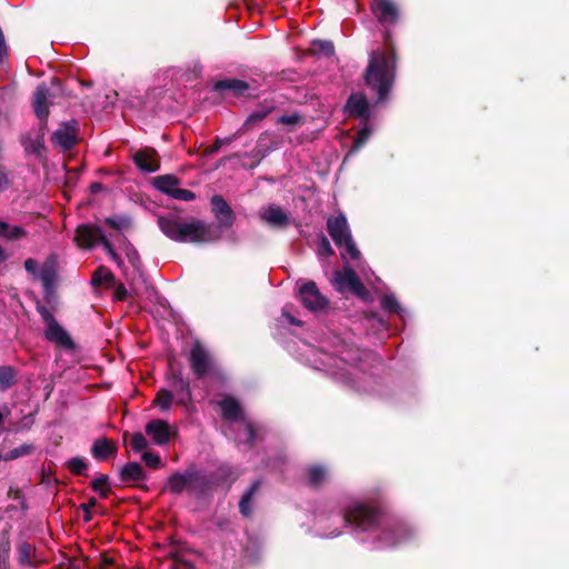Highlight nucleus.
Masks as SVG:
<instances>
[{
    "label": "nucleus",
    "instance_id": "nucleus-38",
    "mask_svg": "<svg viewBox=\"0 0 569 569\" xmlns=\"http://www.w3.org/2000/svg\"><path fill=\"white\" fill-rule=\"evenodd\" d=\"M371 134V129L368 127V124H366L358 133V137L357 139L355 140V149H360L365 142L367 141V139L370 137Z\"/></svg>",
    "mask_w": 569,
    "mask_h": 569
},
{
    "label": "nucleus",
    "instance_id": "nucleus-9",
    "mask_svg": "<svg viewBox=\"0 0 569 569\" xmlns=\"http://www.w3.org/2000/svg\"><path fill=\"white\" fill-rule=\"evenodd\" d=\"M76 241L80 249H110L100 230L90 226H81L77 229Z\"/></svg>",
    "mask_w": 569,
    "mask_h": 569
},
{
    "label": "nucleus",
    "instance_id": "nucleus-14",
    "mask_svg": "<svg viewBox=\"0 0 569 569\" xmlns=\"http://www.w3.org/2000/svg\"><path fill=\"white\" fill-rule=\"evenodd\" d=\"M77 140V128L74 124H62L51 137L54 146L63 150L71 148Z\"/></svg>",
    "mask_w": 569,
    "mask_h": 569
},
{
    "label": "nucleus",
    "instance_id": "nucleus-11",
    "mask_svg": "<svg viewBox=\"0 0 569 569\" xmlns=\"http://www.w3.org/2000/svg\"><path fill=\"white\" fill-rule=\"evenodd\" d=\"M146 433L151 438L154 445L164 446L167 445L171 437L176 435V431L161 419H154L147 423Z\"/></svg>",
    "mask_w": 569,
    "mask_h": 569
},
{
    "label": "nucleus",
    "instance_id": "nucleus-30",
    "mask_svg": "<svg viewBox=\"0 0 569 569\" xmlns=\"http://www.w3.org/2000/svg\"><path fill=\"white\" fill-rule=\"evenodd\" d=\"M171 401H172L171 392H169L167 390H161L158 392L153 402L160 409L168 410L171 405Z\"/></svg>",
    "mask_w": 569,
    "mask_h": 569
},
{
    "label": "nucleus",
    "instance_id": "nucleus-7",
    "mask_svg": "<svg viewBox=\"0 0 569 569\" xmlns=\"http://www.w3.org/2000/svg\"><path fill=\"white\" fill-rule=\"evenodd\" d=\"M40 312L47 325L46 338L59 347L71 349L73 343L67 331L54 320L48 310L42 308Z\"/></svg>",
    "mask_w": 569,
    "mask_h": 569
},
{
    "label": "nucleus",
    "instance_id": "nucleus-18",
    "mask_svg": "<svg viewBox=\"0 0 569 569\" xmlns=\"http://www.w3.org/2000/svg\"><path fill=\"white\" fill-rule=\"evenodd\" d=\"M49 90L44 83L37 87L33 94V109L40 119L46 118L49 113Z\"/></svg>",
    "mask_w": 569,
    "mask_h": 569
},
{
    "label": "nucleus",
    "instance_id": "nucleus-15",
    "mask_svg": "<svg viewBox=\"0 0 569 569\" xmlns=\"http://www.w3.org/2000/svg\"><path fill=\"white\" fill-rule=\"evenodd\" d=\"M371 9L381 22L392 23L397 20L398 10L390 0H372Z\"/></svg>",
    "mask_w": 569,
    "mask_h": 569
},
{
    "label": "nucleus",
    "instance_id": "nucleus-48",
    "mask_svg": "<svg viewBox=\"0 0 569 569\" xmlns=\"http://www.w3.org/2000/svg\"><path fill=\"white\" fill-rule=\"evenodd\" d=\"M29 550H30V547L28 545H23L21 547V551H23V553H27V551H29Z\"/></svg>",
    "mask_w": 569,
    "mask_h": 569
},
{
    "label": "nucleus",
    "instance_id": "nucleus-37",
    "mask_svg": "<svg viewBox=\"0 0 569 569\" xmlns=\"http://www.w3.org/2000/svg\"><path fill=\"white\" fill-rule=\"evenodd\" d=\"M142 460L148 467L153 469L158 468L161 465L160 457L149 451L143 452Z\"/></svg>",
    "mask_w": 569,
    "mask_h": 569
},
{
    "label": "nucleus",
    "instance_id": "nucleus-42",
    "mask_svg": "<svg viewBox=\"0 0 569 569\" xmlns=\"http://www.w3.org/2000/svg\"><path fill=\"white\" fill-rule=\"evenodd\" d=\"M30 449L31 447L30 446H21L19 448H16L13 450H11L8 456H7V459H14V458H18V457H21V456H24L27 455L28 452H30Z\"/></svg>",
    "mask_w": 569,
    "mask_h": 569
},
{
    "label": "nucleus",
    "instance_id": "nucleus-34",
    "mask_svg": "<svg viewBox=\"0 0 569 569\" xmlns=\"http://www.w3.org/2000/svg\"><path fill=\"white\" fill-rule=\"evenodd\" d=\"M257 488H258V483H253L251 486V488L249 489V491L243 496V498L240 501V505H239L240 511L244 516H249L251 512L249 509V501H250L252 495L254 493V491L257 490Z\"/></svg>",
    "mask_w": 569,
    "mask_h": 569
},
{
    "label": "nucleus",
    "instance_id": "nucleus-33",
    "mask_svg": "<svg viewBox=\"0 0 569 569\" xmlns=\"http://www.w3.org/2000/svg\"><path fill=\"white\" fill-rule=\"evenodd\" d=\"M308 478L311 485H319L326 478V470L321 467H312L308 470Z\"/></svg>",
    "mask_w": 569,
    "mask_h": 569
},
{
    "label": "nucleus",
    "instance_id": "nucleus-19",
    "mask_svg": "<svg viewBox=\"0 0 569 569\" xmlns=\"http://www.w3.org/2000/svg\"><path fill=\"white\" fill-rule=\"evenodd\" d=\"M57 270L58 263L53 257H50L41 266V269L39 271V279L41 280L47 291H49L57 282Z\"/></svg>",
    "mask_w": 569,
    "mask_h": 569
},
{
    "label": "nucleus",
    "instance_id": "nucleus-47",
    "mask_svg": "<svg viewBox=\"0 0 569 569\" xmlns=\"http://www.w3.org/2000/svg\"><path fill=\"white\" fill-rule=\"evenodd\" d=\"M283 316L288 319V321L292 325H299V321H296V319L287 313H283Z\"/></svg>",
    "mask_w": 569,
    "mask_h": 569
},
{
    "label": "nucleus",
    "instance_id": "nucleus-36",
    "mask_svg": "<svg viewBox=\"0 0 569 569\" xmlns=\"http://www.w3.org/2000/svg\"><path fill=\"white\" fill-rule=\"evenodd\" d=\"M68 468L73 472V473H82L86 468H87V463L84 462L83 459L81 458H72L68 461Z\"/></svg>",
    "mask_w": 569,
    "mask_h": 569
},
{
    "label": "nucleus",
    "instance_id": "nucleus-23",
    "mask_svg": "<svg viewBox=\"0 0 569 569\" xmlns=\"http://www.w3.org/2000/svg\"><path fill=\"white\" fill-rule=\"evenodd\" d=\"M26 230L17 224H9L4 221H0V237L7 240H19L26 237Z\"/></svg>",
    "mask_w": 569,
    "mask_h": 569
},
{
    "label": "nucleus",
    "instance_id": "nucleus-21",
    "mask_svg": "<svg viewBox=\"0 0 569 569\" xmlns=\"http://www.w3.org/2000/svg\"><path fill=\"white\" fill-rule=\"evenodd\" d=\"M117 446L114 442L107 440L106 438L97 439L92 446V455L99 460L106 459L116 452Z\"/></svg>",
    "mask_w": 569,
    "mask_h": 569
},
{
    "label": "nucleus",
    "instance_id": "nucleus-43",
    "mask_svg": "<svg viewBox=\"0 0 569 569\" xmlns=\"http://www.w3.org/2000/svg\"><path fill=\"white\" fill-rule=\"evenodd\" d=\"M24 268L29 273L39 278V271H40L41 267L38 266L37 261H34L32 259H28L24 262Z\"/></svg>",
    "mask_w": 569,
    "mask_h": 569
},
{
    "label": "nucleus",
    "instance_id": "nucleus-6",
    "mask_svg": "<svg viewBox=\"0 0 569 569\" xmlns=\"http://www.w3.org/2000/svg\"><path fill=\"white\" fill-rule=\"evenodd\" d=\"M328 231L336 246L341 249H356L346 217L337 216L327 222Z\"/></svg>",
    "mask_w": 569,
    "mask_h": 569
},
{
    "label": "nucleus",
    "instance_id": "nucleus-16",
    "mask_svg": "<svg viewBox=\"0 0 569 569\" xmlns=\"http://www.w3.org/2000/svg\"><path fill=\"white\" fill-rule=\"evenodd\" d=\"M259 216L262 221L277 228L284 227L289 222L287 212L282 208L273 204L261 210Z\"/></svg>",
    "mask_w": 569,
    "mask_h": 569
},
{
    "label": "nucleus",
    "instance_id": "nucleus-5",
    "mask_svg": "<svg viewBox=\"0 0 569 569\" xmlns=\"http://www.w3.org/2000/svg\"><path fill=\"white\" fill-rule=\"evenodd\" d=\"M153 184L159 191L174 199L182 201H192L196 199V196L192 191L179 188L180 181L172 174L156 177L153 179Z\"/></svg>",
    "mask_w": 569,
    "mask_h": 569
},
{
    "label": "nucleus",
    "instance_id": "nucleus-44",
    "mask_svg": "<svg viewBox=\"0 0 569 569\" xmlns=\"http://www.w3.org/2000/svg\"><path fill=\"white\" fill-rule=\"evenodd\" d=\"M24 148H26V151L27 152H30V153H40L41 149H42V142L37 139L36 141L33 142H30V143H24Z\"/></svg>",
    "mask_w": 569,
    "mask_h": 569
},
{
    "label": "nucleus",
    "instance_id": "nucleus-10",
    "mask_svg": "<svg viewBox=\"0 0 569 569\" xmlns=\"http://www.w3.org/2000/svg\"><path fill=\"white\" fill-rule=\"evenodd\" d=\"M346 521L366 530L376 521V512L361 503H357L347 510Z\"/></svg>",
    "mask_w": 569,
    "mask_h": 569
},
{
    "label": "nucleus",
    "instance_id": "nucleus-4",
    "mask_svg": "<svg viewBox=\"0 0 569 569\" xmlns=\"http://www.w3.org/2000/svg\"><path fill=\"white\" fill-rule=\"evenodd\" d=\"M332 281L338 291H350L365 302L372 301V296L350 268L335 272Z\"/></svg>",
    "mask_w": 569,
    "mask_h": 569
},
{
    "label": "nucleus",
    "instance_id": "nucleus-45",
    "mask_svg": "<svg viewBox=\"0 0 569 569\" xmlns=\"http://www.w3.org/2000/svg\"><path fill=\"white\" fill-rule=\"evenodd\" d=\"M221 144H222V140L218 139L213 146H210L207 148V151H206L207 154H212V153L217 152L220 149Z\"/></svg>",
    "mask_w": 569,
    "mask_h": 569
},
{
    "label": "nucleus",
    "instance_id": "nucleus-35",
    "mask_svg": "<svg viewBox=\"0 0 569 569\" xmlns=\"http://www.w3.org/2000/svg\"><path fill=\"white\" fill-rule=\"evenodd\" d=\"M92 488L97 492H99L102 497H106L109 491L107 477L101 476V477L97 478L96 480H93Z\"/></svg>",
    "mask_w": 569,
    "mask_h": 569
},
{
    "label": "nucleus",
    "instance_id": "nucleus-41",
    "mask_svg": "<svg viewBox=\"0 0 569 569\" xmlns=\"http://www.w3.org/2000/svg\"><path fill=\"white\" fill-rule=\"evenodd\" d=\"M269 113V110L263 111H254L252 112L246 120L244 126H249L251 123L258 122L262 120L267 114Z\"/></svg>",
    "mask_w": 569,
    "mask_h": 569
},
{
    "label": "nucleus",
    "instance_id": "nucleus-2",
    "mask_svg": "<svg viewBox=\"0 0 569 569\" xmlns=\"http://www.w3.org/2000/svg\"><path fill=\"white\" fill-rule=\"evenodd\" d=\"M396 71V59L392 50H376L370 54L365 73L366 83L376 90L379 100H383L390 90Z\"/></svg>",
    "mask_w": 569,
    "mask_h": 569
},
{
    "label": "nucleus",
    "instance_id": "nucleus-46",
    "mask_svg": "<svg viewBox=\"0 0 569 569\" xmlns=\"http://www.w3.org/2000/svg\"><path fill=\"white\" fill-rule=\"evenodd\" d=\"M244 428H246V430L248 432V439L251 440L252 437H253V435H252V427L249 426V425H244Z\"/></svg>",
    "mask_w": 569,
    "mask_h": 569
},
{
    "label": "nucleus",
    "instance_id": "nucleus-12",
    "mask_svg": "<svg viewBox=\"0 0 569 569\" xmlns=\"http://www.w3.org/2000/svg\"><path fill=\"white\" fill-rule=\"evenodd\" d=\"M213 214L221 227H231L234 221V214L229 204L221 196L211 198Z\"/></svg>",
    "mask_w": 569,
    "mask_h": 569
},
{
    "label": "nucleus",
    "instance_id": "nucleus-32",
    "mask_svg": "<svg viewBox=\"0 0 569 569\" xmlns=\"http://www.w3.org/2000/svg\"><path fill=\"white\" fill-rule=\"evenodd\" d=\"M112 280V274L103 268L98 269L92 277L93 284H109Z\"/></svg>",
    "mask_w": 569,
    "mask_h": 569
},
{
    "label": "nucleus",
    "instance_id": "nucleus-24",
    "mask_svg": "<svg viewBox=\"0 0 569 569\" xmlns=\"http://www.w3.org/2000/svg\"><path fill=\"white\" fill-rule=\"evenodd\" d=\"M121 479L123 481H137L144 478L142 467L137 462H130L121 469Z\"/></svg>",
    "mask_w": 569,
    "mask_h": 569
},
{
    "label": "nucleus",
    "instance_id": "nucleus-25",
    "mask_svg": "<svg viewBox=\"0 0 569 569\" xmlns=\"http://www.w3.org/2000/svg\"><path fill=\"white\" fill-rule=\"evenodd\" d=\"M190 475L174 473L168 480V488L174 493L183 491L190 481Z\"/></svg>",
    "mask_w": 569,
    "mask_h": 569
},
{
    "label": "nucleus",
    "instance_id": "nucleus-29",
    "mask_svg": "<svg viewBox=\"0 0 569 569\" xmlns=\"http://www.w3.org/2000/svg\"><path fill=\"white\" fill-rule=\"evenodd\" d=\"M381 307L390 312L400 313L401 307L393 295H386L381 300Z\"/></svg>",
    "mask_w": 569,
    "mask_h": 569
},
{
    "label": "nucleus",
    "instance_id": "nucleus-53",
    "mask_svg": "<svg viewBox=\"0 0 569 569\" xmlns=\"http://www.w3.org/2000/svg\"><path fill=\"white\" fill-rule=\"evenodd\" d=\"M3 251L0 250V259L3 258Z\"/></svg>",
    "mask_w": 569,
    "mask_h": 569
},
{
    "label": "nucleus",
    "instance_id": "nucleus-20",
    "mask_svg": "<svg viewBox=\"0 0 569 569\" xmlns=\"http://www.w3.org/2000/svg\"><path fill=\"white\" fill-rule=\"evenodd\" d=\"M346 109L351 116L365 119L368 118V101L361 93L351 94Z\"/></svg>",
    "mask_w": 569,
    "mask_h": 569
},
{
    "label": "nucleus",
    "instance_id": "nucleus-13",
    "mask_svg": "<svg viewBox=\"0 0 569 569\" xmlns=\"http://www.w3.org/2000/svg\"><path fill=\"white\" fill-rule=\"evenodd\" d=\"M190 363L192 371L198 377L203 376L210 368V358L202 346L198 342H196L191 348Z\"/></svg>",
    "mask_w": 569,
    "mask_h": 569
},
{
    "label": "nucleus",
    "instance_id": "nucleus-3",
    "mask_svg": "<svg viewBox=\"0 0 569 569\" xmlns=\"http://www.w3.org/2000/svg\"><path fill=\"white\" fill-rule=\"evenodd\" d=\"M159 227L169 238L179 241H209L214 238L212 228L201 220L177 221L160 217Z\"/></svg>",
    "mask_w": 569,
    "mask_h": 569
},
{
    "label": "nucleus",
    "instance_id": "nucleus-50",
    "mask_svg": "<svg viewBox=\"0 0 569 569\" xmlns=\"http://www.w3.org/2000/svg\"><path fill=\"white\" fill-rule=\"evenodd\" d=\"M352 258H358L360 251H350Z\"/></svg>",
    "mask_w": 569,
    "mask_h": 569
},
{
    "label": "nucleus",
    "instance_id": "nucleus-31",
    "mask_svg": "<svg viewBox=\"0 0 569 569\" xmlns=\"http://www.w3.org/2000/svg\"><path fill=\"white\" fill-rule=\"evenodd\" d=\"M130 446L136 452L143 451L148 448L149 442L142 433H133L131 436Z\"/></svg>",
    "mask_w": 569,
    "mask_h": 569
},
{
    "label": "nucleus",
    "instance_id": "nucleus-49",
    "mask_svg": "<svg viewBox=\"0 0 569 569\" xmlns=\"http://www.w3.org/2000/svg\"><path fill=\"white\" fill-rule=\"evenodd\" d=\"M91 189H92V191H97V190L100 189V184L99 183H94V184L91 186Z\"/></svg>",
    "mask_w": 569,
    "mask_h": 569
},
{
    "label": "nucleus",
    "instance_id": "nucleus-28",
    "mask_svg": "<svg viewBox=\"0 0 569 569\" xmlns=\"http://www.w3.org/2000/svg\"><path fill=\"white\" fill-rule=\"evenodd\" d=\"M14 378V372L10 367H0V389L9 388Z\"/></svg>",
    "mask_w": 569,
    "mask_h": 569
},
{
    "label": "nucleus",
    "instance_id": "nucleus-1",
    "mask_svg": "<svg viewBox=\"0 0 569 569\" xmlns=\"http://www.w3.org/2000/svg\"><path fill=\"white\" fill-rule=\"evenodd\" d=\"M108 253L130 283L129 290L123 284H118L114 290V299L123 301L131 297L151 296L153 290L143 277L138 251H108Z\"/></svg>",
    "mask_w": 569,
    "mask_h": 569
},
{
    "label": "nucleus",
    "instance_id": "nucleus-52",
    "mask_svg": "<svg viewBox=\"0 0 569 569\" xmlns=\"http://www.w3.org/2000/svg\"><path fill=\"white\" fill-rule=\"evenodd\" d=\"M111 223H112L113 226H116V227H120V226H121V224H119V223H114L113 221H111Z\"/></svg>",
    "mask_w": 569,
    "mask_h": 569
},
{
    "label": "nucleus",
    "instance_id": "nucleus-39",
    "mask_svg": "<svg viewBox=\"0 0 569 569\" xmlns=\"http://www.w3.org/2000/svg\"><path fill=\"white\" fill-rule=\"evenodd\" d=\"M179 387L181 388L182 395L178 397V402L181 405H187L191 398L189 386H188V383L180 380Z\"/></svg>",
    "mask_w": 569,
    "mask_h": 569
},
{
    "label": "nucleus",
    "instance_id": "nucleus-40",
    "mask_svg": "<svg viewBox=\"0 0 569 569\" xmlns=\"http://www.w3.org/2000/svg\"><path fill=\"white\" fill-rule=\"evenodd\" d=\"M300 116L297 114V113H292V114H288V116H282L278 119V123H282V124H286V126H295V124H298L300 122Z\"/></svg>",
    "mask_w": 569,
    "mask_h": 569
},
{
    "label": "nucleus",
    "instance_id": "nucleus-8",
    "mask_svg": "<svg viewBox=\"0 0 569 569\" xmlns=\"http://www.w3.org/2000/svg\"><path fill=\"white\" fill-rule=\"evenodd\" d=\"M302 305L311 311H320L327 308L328 299L321 295L313 281H306L299 289Z\"/></svg>",
    "mask_w": 569,
    "mask_h": 569
},
{
    "label": "nucleus",
    "instance_id": "nucleus-27",
    "mask_svg": "<svg viewBox=\"0 0 569 569\" xmlns=\"http://www.w3.org/2000/svg\"><path fill=\"white\" fill-rule=\"evenodd\" d=\"M313 53H323L330 56L333 53V44L330 41L317 40L311 44Z\"/></svg>",
    "mask_w": 569,
    "mask_h": 569
},
{
    "label": "nucleus",
    "instance_id": "nucleus-51",
    "mask_svg": "<svg viewBox=\"0 0 569 569\" xmlns=\"http://www.w3.org/2000/svg\"><path fill=\"white\" fill-rule=\"evenodd\" d=\"M96 502H97V501H96V499H91V500L89 501V506H90V507H92V506H94V505H96Z\"/></svg>",
    "mask_w": 569,
    "mask_h": 569
},
{
    "label": "nucleus",
    "instance_id": "nucleus-26",
    "mask_svg": "<svg viewBox=\"0 0 569 569\" xmlns=\"http://www.w3.org/2000/svg\"><path fill=\"white\" fill-rule=\"evenodd\" d=\"M216 88L218 90H232L236 93H243L248 89V84L241 80L230 79L218 82Z\"/></svg>",
    "mask_w": 569,
    "mask_h": 569
},
{
    "label": "nucleus",
    "instance_id": "nucleus-17",
    "mask_svg": "<svg viewBox=\"0 0 569 569\" xmlns=\"http://www.w3.org/2000/svg\"><path fill=\"white\" fill-rule=\"evenodd\" d=\"M133 160L138 168L146 172H154L159 169V160L153 149H143L136 152Z\"/></svg>",
    "mask_w": 569,
    "mask_h": 569
},
{
    "label": "nucleus",
    "instance_id": "nucleus-22",
    "mask_svg": "<svg viewBox=\"0 0 569 569\" xmlns=\"http://www.w3.org/2000/svg\"><path fill=\"white\" fill-rule=\"evenodd\" d=\"M222 415L228 420H237L241 417V408L239 403L230 397H226L220 402Z\"/></svg>",
    "mask_w": 569,
    "mask_h": 569
}]
</instances>
